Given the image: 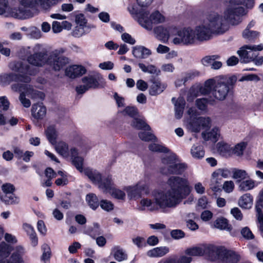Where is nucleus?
<instances>
[{"mask_svg": "<svg viewBox=\"0 0 263 263\" xmlns=\"http://www.w3.org/2000/svg\"><path fill=\"white\" fill-rule=\"evenodd\" d=\"M0 79L1 82L4 83H9L11 82H21L28 83L31 81L30 76L13 72L4 74L0 77Z\"/></svg>", "mask_w": 263, "mask_h": 263, "instance_id": "nucleus-13", "label": "nucleus"}, {"mask_svg": "<svg viewBox=\"0 0 263 263\" xmlns=\"http://www.w3.org/2000/svg\"><path fill=\"white\" fill-rule=\"evenodd\" d=\"M191 261V257L182 255L178 258L170 257L160 261L159 263H190Z\"/></svg>", "mask_w": 263, "mask_h": 263, "instance_id": "nucleus-34", "label": "nucleus"}, {"mask_svg": "<svg viewBox=\"0 0 263 263\" xmlns=\"http://www.w3.org/2000/svg\"><path fill=\"white\" fill-rule=\"evenodd\" d=\"M247 145V143L245 142L237 144L234 148L232 149L231 154H234L238 156H241L243 154Z\"/></svg>", "mask_w": 263, "mask_h": 263, "instance_id": "nucleus-52", "label": "nucleus"}, {"mask_svg": "<svg viewBox=\"0 0 263 263\" xmlns=\"http://www.w3.org/2000/svg\"><path fill=\"white\" fill-rule=\"evenodd\" d=\"M231 3L236 5H243L246 9L241 6L231 7L227 9L224 12L226 20L233 25H236L242 22V17L248 13L247 9H252L255 4L254 0H231Z\"/></svg>", "mask_w": 263, "mask_h": 263, "instance_id": "nucleus-4", "label": "nucleus"}, {"mask_svg": "<svg viewBox=\"0 0 263 263\" xmlns=\"http://www.w3.org/2000/svg\"><path fill=\"white\" fill-rule=\"evenodd\" d=\"M253 197L250 193H246L241 196L238 200V205L241 208L250 209L253 205Z\"/></svg>", "mask_w": 263, "mask_h": 263, "instance_id": "nucleus-26", "label": "nucleus"}, {"mask_svg": "<svg viewBox=\"0 0 263 263\" xmlns=\"http://www.w3.org/2000/svg\"><path fill=\"white\" fill-rule=\"evenodd\" d=\"M65 72L67 76L74 79L85 74L86 72V69L82 65H74L67 68Z\"/></svg>", "mask_w": 263, "mask_h": 263, "instance_id": "nucleus-17", "label": "nucleus"}, {"mask_svg": "<svg viewBox=\"0 0 263 263\" xmlns=\"http://www.w3.org/2000/svg\"><path fill=\"white\" fill-rule=\"evenodd\" d=\"M223 249L213 245L204 246V255L211 260H220Z\"/></svg>", "mask_w": 263, "mask_h": 263, "instance_id": "nucleus-15", "label": "nucleus"}, {"mask_svg": "<svg viewBox=\"0 0 263 263\" xmlns=\"http://www.w3.org/2000/svg\"><path fill=\"white\" fill-rule=\"evenodd\" d=\"M175 116L176 119H180L183 116L185 101L183 99H178L174 103Z\"/></svg>", "mask_w": 263, "mask_h": 263, "instance_id": "nucleus-29", "label": "nucleus"}, {"mask_svg": "<svg viewBox=\"0 0 263 263\" xmlns=\"http://www.w3.org/2000/svg\"><path fill=\"white\" fill-rule=\"evenodd\" d=\"M171 236L175 239H179L185 236V234L181 230H173L171 232Z\"/></svg>", "mask_w": 263, "mask_h": 263, "instance_id": "nucleus-60", "label": "nucleus"}, {"mask_svg": "<svg viewBox=\"0 0 263 263\" xmlns=\"http://www.w3.org/2000/svg\"><path fill=\"white\" fill-rule=\"evenodd\" d=\"M25 253L24 248L21 246H16L14 248L13 252L10 256L6 260L2 261L1 263H24L23 256Z\"/></svg>", "mask_w": 263, "mask_h": 263, "instance_id": "nucleus-14", "label": "nucleus"}, {"mask_svg": "<svg viewBox=\"0 0 263 263\" xmlns=\"http://www.w3.org/2000/svg\"><path fill=\"white\" fill-rule=\"evenodd\" d=\"M85 34L83 26L77 25L72 31V34L73 36L79 37Z\"/></svg>", "mask_w": 263, "mask_h": 263, "instance_id": "nucleus-61", "label": "nucleus"}, {"mask_svg": "<svg viewBox=\"0 0 263 263\" xmlns=\"http://www.w3.org/2000/svg\"><path fill=\"white\" fill-rule=\"evenodd\" d=\"M2 189L6 195H8L12 193L15 190V187L12 184L5 183L2 185Z\"/></svg>", "mask_w": 263, "mask_h": 263, "instance_id": "nucleus-62", "label": "nucleus"}, {"mask_svg": "<svg viewBox=\"0 0 263 263\" xmlns=\"http://www.w3.org/2000/svg\"><path fill=\"white\" fill-rule=\"evenodd\" d=\"M1 198L3 201L8 204L17 203L19 201L18 198L15 197L12 193L5 195V196H2Z\"/></svg>", "mask_w": 263, "mask_h": 263, "instance_id": "nucleus-51", "label": "nucleus"}, {"mask_svg": "<svg viewBox=\"0 0 263 263\" xmlns=\"http://www.w3.org/2000/svg\"><path fill=\"white\" fill-rule=\"evenodd\" d=\"M22 7H19L13 12L15 18L24 20L33 16V13L29 9L32 8L36 5H40L42 8L48 9L50 8L49 0H19Z\"/></svg>", "mask_w": 263, "mask_h": 263, "instance_id": "nucleus-5", "label": "nucleus"}, {"mask_svg": "<svg viewBox=\"0 0 263 263\" xmlns=\"http://www.w3.org/2000/svg\"><path fill=\"white\" fill-rule=\"evenodd\" d=\"M259 35V32L250 30H244L242 33V37L250 42L254 41Z\"/></svg>", "mask_w": 263, "mask_h": 263, "instance_id": "nucleus-44", "label": "nucleus"}, {"mask_svg": "<svg viewBox=\"0 0 263 263\" xmlns=\"http://www.w3.org/2000/svg\"><path fill=\"white\" fill-rule=\"evenodd\" d=\"M223 190L227 193L232 192L234 188V184L232 181H227L223 183Z\"/></svg>", "mask_w": 263, "mask_h": 263, "instance_id": "nucleus-64", "label": "nucleus"}, {"mask_svg": "<svg viewBox=\"0 0 263 263\" xmlns=\"http://www.w3.org/2000/svg\"><path fill=\"white\" fill-rule=\"evenodd\" d=\"M148 148L151 151L155 152H160L163 153H168L170 152V150L166 147L161 145L152 143L149 145Z\"/></svg>", "mask_w": 263, "mask_h": 263, "instance_id": "nucleus-50", "label": "nucleus"}, {"mask_svg": "<svg viewBox=\"0 0 263 263\" xmlns=\"http://www.w3.org/2000/svg\"><path fill=\"white\" fill-rule=\"evenodd\" d=\"M168 153H170L169 155H167L162 159V163L163 164H185L180 162L179 157L176 154L173 152Z\"/></svg>", "mask_w": 263, "mask_h": 263, "instance_id": "nucleus-32", "label": "nucleus"}, {"mask_svg": "<svg viewBox=\"0 0 263 263\" xmlns=\"http://www.w3.org/2000/svg\"><path fill=\"white\" fill-rule=\"evenodd\" d=\"M233 88L232 82H218L215 85L213 95L215 99L218 100H224L228 93Z\"/></svg>", "mask_w": 263, "mask_h": 263, "instance_id": "nucleus-10", "label": "nucleus"}, {"mask_svg": "<svg viewBox=\"0 0 263 263\" xmlns=\"http://www.w3.org/2000/svg\"><path fill=\"white\" fill-rule=\"evenodd\" d=\"M27 92H22L20 93L19 99L24 107L28 108L31 105V102L29 99L26 98Z\"/></svg>", "mask_w": 263, "mask_h": 263, "instance_id": "nucleus-58", "label": "nucleus"}, {"mask_svg": "<svg viewBox=\"0 0 263 263\" xmlns=\"http://www.w3.org/2000/svg\"><path fill=\"white\" fill-rule=\"evenodd\" d=\"M219 136V130L217 127H214L211 131L209 132H203L202 133V138L205 141L211 140L214 143L216 142L218 140Z\"/></svg>", "mask_w": 263, "mask_h": 263, "instance_id": "nucleus-30", "label": "nucleus"}, {"mask_svg": "<svg viewBox=\"0 0 263 263\" xmlns=\"http://www.w3.org/2000/svg\"><path fill=\"white\" fill-rule=\"evenodd\" d=\"M214 100L212 98H199L195 101V105L197 108L201 111H205L208 109V104L213 105Z\"/></svg>", "mask_w": 263, "mask_h": 263, "instance_id": "nucleus-28", "label": "nucleus"}, {"mask_svg": "<svg viewBox=\"0 0 263 263\" xmlns=\"http://www.w3.org/2000/svg\"><path fill=\"white\" fill-rule=\"evenodd\" d=\"M191 154L192 156L197 159H201L204 155V151L202 145H194L191 148Z\"/></svg>", "mask_w": 263, "mask_h": 263, "instance_id": "nucleus-45", "label": "nucleus"}, {"mask_svg": "<svg viewBox=\"0 0 263 263\" xmlns=\"http://www.w3.org/2000/svg\"><path fill=\"white\" fill-rule=\"evenodd\" d=\"M11 69L19 74H25L29 76H34L39 72V70L29 64L22 61L14 62L11 66Z\"/></svg>", "mask_w": 263, "mask_h": 263, "instance_id": "nucleus-11", "label": "nucleus"}, {"mask_svg": "<svg viewBox=\"0 0 263 263\" xmlns=\"http://www.w3.org/2000/svg\"><path fill=\"white\" fill-rule=\"evenodd\" d=\"M100 205L102 209L107 212L110 211L114 209V204L112 202L107 200H101L100 202Z\"/></svg>", "mask_w": 263, "mask_h": 263, "instance_id": "nucleus-56", "label": "nucleus"}, {"mask_svg": "<svg viewBox=\"0 0 263 263\" xmlns=\"http://www.w3.org/2000/svg\"><path fill=\"white\" fill-rule=\"evenodd\" d=\"M169 252L167 247H161L154 248L147 252V255L150 257H161Z\"/></svg>", "mask_w": 263, "mask_h": 263, "instance_id": "nucleus-27", "label": "nucleus"}, {"mask_svg": "<svg viewBox=\"0 0 263 263\" xmlns=\"http://www.w3.org/2000/svg\"><path fill=\"white\" fill-rule=\"evenodd\" d=\"M76 22L79 26H84L87 23V20L86 19L84 15L82 13H80L76 15L75 17Z\"/></svg>", "mask_w": 263, "mask_h": 263, "instance_id": "nucleus-59", "label": "nucleus"}, {"mask_svg": "<svg viewBox=\"0 0 263 263\" xmlns=\"http://www.w3.org/2000/svg\"><path fill=\"white\" fill-rule=\"evenodd\" d=\"M215 85V81L213 79L207 80L203 86H200L198 88V91L202 95H208L214 90Z\"/></svg>", "mask_w": 263, "mask_h": 263, "instance_id": "nucleus-23", "label": "nucleus"}, {"mask_svg": "<svg viewBox=\"0 0 263 263\" xmlns=\"http://www.w3.org/2000/svg\"><path fill=\"white\" fill-rule=\"evenodd\" d=\"M254 48V46L246 45L237 51V54L239 55L240 60L242 61V62L247 63L251 62V58L248 57V51L247 49L252 50Z\"/></svg>", "mask_w": 263, "mask_h": 263, "instance_id": "nucleus-33", "label": "nucleus"}, {"mask_svg": "<svg viewBox=\"0 0 263 263\" xmlns=\"http://www.w3.org/2000/svg\"><path fill=\"white\" fill-rule=\"evenodd\" d=\"M138 65L143 72L156 74L157 75H158L160 73V70L154 65L149 64L146 66L142 63H139Z\"/></svg>", "mask_w": 263, "mask_h": 263, "instance_id": "nucleus-37", "label": "nucleus"}, {"mask_svg": "<svg viewBox=\"0 0 263 263\" xmlns=\"http://www.w3.org/2000/svg\"><path fill=\"white\" fill-rule=\"evenodd\" d=\"M247 174L246 171L241 170L234 169L233 171V178L241 181L247 177Z\"/></svg>", "mask_w": 263, "mask_h": 263, "instance_id": "nucleus-54", "label": "nucleus"}, {"mask_svg": "<svg viewBox=\"0 0 263 263\" xmlns=\"http://www.w3.org/2000/svg\"><path fill=\"white\" fill-rule=\"evenodd\" d=\"M43 251V254L41 257L42 260L45 261L49 259L51 256V250L49 246L47 244H44L42 247Z\"/></svg>", "mask_w": 263, "mask_h": 263, "instance_id": "nucleus-55", "label": "nucleus"}, {"mask_svg": "<svg viewBox=\"0 0 263 263\" xmlns=\"http://www.w3.org/2000/svg\"><path fill=\"white\" fill-rule=\"evenodd\" d=\"M150 82L152 84L149 88V94L152 96H156L160 94L166 88V86L164 84H161L159 79H151Z\"/></svg>", "mask_w": 263, "mask_h": 263, "instance_id": "nucleus-18", "label": "nucleus"}, {"mask_svg": "<svg viewBox=\"0 0 263 263\" xmlns=\"http://www.w3.org/2000/svg\"><path fill=\"white\" fill-rule=\"evenodd\" d=\"M122 40L125 43L130 45H134L136 43V40L127 33H123L121 35Z\"/></svg>", "mask_w": 263, "mask_h": 263, "instance_id": "nucleus-63", "label": "nucleus"}, {"mask_svg": "<svg viewBox=\"0 0 263 263\" xmlns=\"http://www.w3.org/2000/svg\"><path fill=\"white\" fill-rule=\"evenodd\" d=\"M124 190L126 191L130 199H136L140 198L144 194L147 195L149 193L148 187L145 184L138 183L135 186H127Z\"/></svg>", "mask_w": 263, "mask_h": 263, "instance_id": "nucleus-12", "label": "nucleus"}, {"mask_svg": "<svg viewBox=\"0 0 263 263\" xmlns=\"http://www.w3.org/2000/svg\"><path fill=\"white\" fill-rule=\"evenodd\" d=\"M113 197L118 199L123 200L125 197V194L124 192L119 189L112 187L107 191Z\"/></svg>", "mask_w": 263, "mask_h": 263, "instance_id": "nucleus-53", "label": "nucleus"}, {"mask_svg": "<svg viewBox=\"0 0 263 263\" xmlns=\"http://www.w3.org/2000/svg\"><path fill=\"white\" fill-rule=\"evenodd\" d=\"M178 35L182 37L184 44H191L194 42L195 33L194 31L190 27L184 28L178 31Z\"/></svg>", "mask_w": 263, "mask_h": 263, "instance_id": "nucleus-19", "label": "nucleus"}, {"mask_svg": "<svg viewBox=\"0 0 263 263\" xmlns=\"http://www.w3.org/2000/svg\"><path fill=\"white\" fill-rule=\"evenodd\" d=\"M56 149L64 158L69 159L72 164H84V158L76 148H71L69 151L68 144L61 142L58 143Z\"/></svg>", "mask_w": 263, "mask_h": 263, "instance_id": "nucleus-8", "label": "nucleus"}, {"mask_svg": "<svg viewBox=\"0 0 263 263\" xmlns=\"http://www.w3.org/2000/svg\"><path fill=\"white\" fill-rule=\"evenodd\" d=\"M122 113L124 116L127 115L134 119L138 115V110L136 107L128 106L124 109Z\"/></svg>", "mask_w": 263, "mask_h": 263, "instance_id": "nucleus-49", "label": "nucleus"}, {"mask_svg": "<svg viewBox=\"0 0 263 263\" xmlns=\"http://www.w3.org/2000/svg\"><path fill=\"white\" fill-rule=\"evenodd\" d=\"M255 186V182L252 180H247L241 182L238 189L240 191L246 192L253 189Z\"/></svg>", "mask_w": 263, "mask_h": 263, "instance_id": "nucleus-42", "label": "nucleus"}, {"mask_svg": "<svg viewBox=\"0 0 263 263\" xmlns=\"http://www.w3.org/2000/svg\"><path fill=\"white\" fill-rule=\"evenodd\" d=\"M31 111L34 119H42L46 114V108L43 103H36L32 105Z\"/></svg>", "mask_w": 263, "mask_h": 263, "instance_id": "nucleus-20", "label": "nucleus"}, {"mask_svg": "<svg viewBox=\"0 0 263 263\" xmlns=\"http://www.w3.org/2000/svg\"><path fill=\"white\" fill-rule=\"evenodd\" d=\"M240 259V256L235 252L223 249L220 260L223 263H237Z\"/></svg>", "mask_w": 263, "mask_h": 263, "instance_id": "nucleus-16", "label": "nucleus"}, {"mask_svg": "<svg viewBox=\"0 0 263 263\" xmlns=\"http://www.w3.org/2000/svg\"><path fill=\"white\" fill-rule=\"evenodd\" d=\"M157 38L163 43H166L170 37V32L167 28L162 26H159L154 29Z\"/></svg>", "mask_w": 263, "mask_h": 263, "instance_id": "nucleus-22", "label": "nucleus"}, {"mask_svg": "<svg viewBox=\"0 0 263 263\" xmlns=\"http://www.w3.org/2000/svg\"><path fill=\"white\" fill-rule=\"evenodd\" d=\"M214 226L215 228L222 230L230 231L232 230V227L229 224L228 221L226 218L220 217L217 218L214 221Z\"/></svg>", "mask_w": 263, "mask_h": 263, "instance_id": "nucleus-35", "label": "nucleus"}, {"mask_svg": "<svg viewBox=\"0 0 263 263\" xmlns=\"http://www.w3.org/2000/svg\"><path fill=\"white\" fill-rule=\"evenodd\" d=\"M76 166L80 172L87 176L92 182L99 184V187L104 189L105 191L107 192L114 187L111 176H108L103 180L101 175L96 170H92L88 167H85L84 165H76Z\"/></svg>", "mask_w": 263, "mask_h": 263, "instance_id": "nucleus-7", "label": "nucleus"}, {"mask_svg": "<svg viewBox=\"0 0 263 263\" xmlns=\"http://www.w3.org/2000/svg\"><path fill=\"white\" fill-rule=\"evenodd\" d=\"M263 208V197L259 195V199L256 204V211L257 212V218L259 224V229L263 232V213L261 209Z\"/></svg>", "mask_w": 263, "mask_h": 263, "instance_id": "nucleus-25", "label": "nucleus"}, {"mask_svg": "<svg viewBox=\"0 0 263 263\" xmlns=\"http://www.w3.org/2000/svg\"><path fill=\"white\" fill-rule=\"evenodd\" d=\"M134 13L138 17V21L140 25L147 30H151L153 28V24H158L164 21L165 18L159 11L156 10L149 15L148 11L141 10H135L133 8Z\"/></svg>", "mask_w": 263, "mask_h": 263, "instance_id": "nucleus-6", "label": "nucleus"}, {"mask_svg": "<svg viewBox=\"0 0 263 263\" xmlns=\"http://www.w3.org/2000/svg\"><path fill=\"white\" fill-rule=\"evenodd\" d=\"M219 57L217 55H208L203 58L202 60V63L206 66H208L210 65H212V64L214 62V60L218 59Z\"/></svg>", "mask_w": 263, "mask_h": 263, "instance_id": "nucleus-57", "label": "nucleus"}, {"mask_svg": "<svg viewBox=\"0 0 263 263\" xmlns=\"http://www.w3.org/2000/svg\"><path fill=\"white\" fill-rule=\"evenodd\" d=\"M11 89L16 92H30L32 90V86L27 84H13L11 85Z\"/></svg>", "mask_w": 263, "mask_h": 263, "instance_id": "nucleus-41", "label": "nucleus"}, {"mask_svg": "<svg viewBox=\"0 0 263 263\" xmlns=\"http://www.w3.org/2000/svg\"><path fill=\"white\" fill-rule=\"evenodd\" d=\"M185 254L189 256H197L204 255V246L189 248L185 250Z\"/></svg>", "mask_w": 263, "mask_h": 263, "instance_id": "nucleus-40", "label": "nucleus"}, {"mask_svg": "<svg viewBox=\"0 0 263 263\" xmlns=\"http://www.w3.org/2000/svg\"><path fill=\"white\" fill-rule=\"evenodd\" d=\"M217 148L219 154L222 156L230 155L231 154L232 148L230 145L223 143L218 142L217 144Z\"/></svg>", "mask_w": 263, "mask_h": 263, "instance_id": "nucleus-39", "label": "nucleus"}, {"mask_svg": "<svg viewBox=\"0 0 263 263\" xmlns=\"http://www.w3.org/2000/svg\"><path fill=\"white\" fill-rule=\"evenodd\" d=\"M131 125L134 128L138 130L141 129L145 131H150L151 130L150 126L144 120L136 117L133 119Z\"/></svg>", "mask_w": 263, "mask_h": 263, "instance_id": "nucleus-31", "label": "nucleus"}, {"mask_svg": "<svg viewBox=\"0 0 263 263\" xmlns=\"http://www.w3.org/2000/svg\"><path fill=\"white\" fill-rule=\"evenodd\" d=\"M112 251L114 252V257L117 261H121L126 259V254L124 253L123 249H121L119 247H115L112 249Z\"/></svg>", "mask_w": 263, "mask_h": 263, "instance_id": "nucleus-46", "label": "nucleus"}, {"mask_svg": "<svg viewBox=\"0 0 263 263\" xmlns=\"http://www.w3.org/2000/svg\"><path fill=\"white\" fill-rule=\"evenodd\" d=\"M209 19V23L207 26L201 25L197 27V37L200 41L209 40L212 34H222L228 30L226 21L220 15L211 14Z\"/></svg>", "mask_w": 263, "mask_h": 263, "instance_id": "nucleus-3", "label": "nucleus"}, {"mask_svg": "<svg viewBox=\"0 0 263 263\" xmlns=\"http://www.w3.org/2000/svg\"><path fill=\"white\" fill-rule=\"evenodd\" d=\"M82 82L88 89L97 88L99 86V82L93 76L84 77L82 79Z\"/></svg>", "mask_w": 263, "mask_h": 263, "instance_id": "nucleus-36", "label": "nucleus"}, {"mask_svg": "<svg viewBox=\"0 0 263 263\" xmlns=\"http://www.w3.org/2000/svg\"><path fill=\"white\" fill-rule=\"evenodd\" d=\"M211 122V120L209 117H195L191 119L187 126L191 132L198 133L201 129H209Z\"/></svg>", "mask_w": 263, "mask_h": 263, "instance_id": "nucleus-9", "label": "nucleus"}, {"mask_svg": "<svg viewBox=\"0 0 263 263\" xmlns=\"http://www.w3.org/2000/svg\"><path fill=\"white\" fill-rule=\"evenodd\" d=\"M66 49L63 48L52 51L47 57L46 52H37L27 57L28 63L32 66L40 67L45 64L49 65L55 71H59L65 67L70 62L69 58L62 54Z\"/></svg>", "mask_w": 263, "mask_h": 263, "instance_id": "nucleus-2", "label": "nucleus"}, {"mask_svg": "<svg viewBox=\"0 0 263 263\" xmlns=\"http://www.w3.org/2000/svg\"><path fill=\"white\" fill-rule=\"evenodd\" d=\"M186 168L185 165H165L161 170L162 174L168 175L171 174H180Z\"/></svg>", "mask_w": 263, "mask_h": 263, "instance_id": "nucleus-24", "label": "nucleus"}, {"mask_svg": "<svg viewBox=\"0 0 263 263\" xmlns=\"http://www.w3.org/2000/svg\"><path fill=\"white\" fill-rule=\"evenodd\" d=\"M139 137L144 141H156L157 137L153 134L144 130L138 134Z\"/></svg>", "mask_w": 263, "mask_h": 263, "instance_id": "nucleus-48", "label": "nucleus"}, {"mask_svg": "<svg viewBox=\"0 0 263 263\" xmlns=\"http://www.w3.org/2000/svg\"><path fill=\"white\" fill-rule=\"evenodd\" d=\"M133 55L137 59H146L152 54L151 51L142 46H136L133 48Z\"/></svg>", "mask_w": 263, "mask_h": 263, "instance_id": "nucleus-21", "label": "nucleus"}, {"mask_svg": "<svg viewBox=\"0 0 263 263\" xmlns=\"http://www.w3.org/2000/svg\"><path fill=\"white\" fill-rule=\"evenodd\" d=\"M86 200L89 206L93 210H96L100 205L98 198L93 193H89L86 196Z\"/></svg>", "mask_w": 263, "mask_h": 263, "instance_id": "nucleus-38", "label": "nucleus"}, {"mask_svg": "<svg viewBox=\"0 0 263 263\" xmlns=\"http://www.w3.org/2000/svg\"><path fill=\"white\" fill-rule=\"evenodd\" d=\"M46 136L49 141L53 144L56 142L57 132L54 126H49L46 130Z\"/></svg>", "mask_w": 263, "mask_h": 263, "instance_id": "nucleus-43", "label": "nucleus"}, {"mask_svg": "<svg viewBox=\"0 0 263 263\" xmlns=\"http://www.w3.org/2000/svg\"><path fill=\"white\" fill-rule=\"evenodd\" d=\"M167 183L170 189L153 192V201L148 198L141 200L140 210L143 211L147 208L150 211L159 209L164 211L167 208H175L190 193L189 182L185 179L172 176L168 179Z\"/></svg>", "mask_w": 263, "mask_h": 263, "instance_id": "nucleus-1", "label": "nucleus"}, {"mask_svg": "<svg viewBox=\"0 0 263 263\" xmlns=\"http://www.w3.org/2000/svg\"><path fill=\"white\" fill-rule=\"evenodd\" d=\"M85 233L90 235L93 238H95L96 236L101 234L100 227L98 224L94 223L93 226L88 227Z\"/></svg>", "mask_w": 263, "mask_h": 263, "instance_id": "nucleus-47", "label": "nucleus"}]
</instances>
